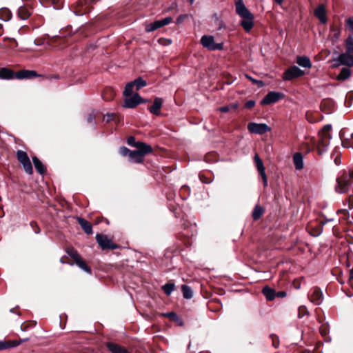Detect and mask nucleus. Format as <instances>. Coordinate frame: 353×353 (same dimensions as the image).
Returning <instances> with one entry per match:
<instances>
[{"instance_id": "nucleus-1", "label": "nucleus", "mask_w": 353, "mask_h": 353, "mask_svg": "<svg viewBox=\"0 0 353 353\" xmlns=\"http://www.w3.org/2000/svg\"><path fill=\"white\" fill-rule=\"evenodd\" d=\"M236 14L241 18L240 25L247 32L254 27V15L245 6L243 0H234Z\"/></svg>"}, {"instance_id": "nucleus-2", "label": "nucleus", "mask_w": 353, "mask_h": 353, "mask_svg": "<svg viewBox=\"0 0 353 353\" xmlns=\"http://www.w3.org/2000/svg\"><path fill=\"white\" fill-rule=\"evenodd\" d=\"M353 184V168L345 170L343 173L337 177L335 190L338 193L347 192Z\"/></svg>"}, {"instance_id": "nucleus-3", "label": "nucleus", "mask_w": 353, "mask_h": 353, "mask_svg": "<svg viewBox=\"0 0 353 353\" xmlns=\"http://www.w3.org/2000/svg\"><path fill=\"white\" fill-rule=\"evenodd\" d=\"M331 125L324 126L322 131L319 133V141L318 143L319 153L321 154L324 152L330 145Z\"/></svg>"}, {"instance_id": "nucleus-4", "label": "nucleus", "mask_w": 353, "mask_h": 353, "mask_svg": "<svg viewBox=\"0 0 353 353\" xmlns=\"http://www.w3.org/2000/svg\"><path fill=\"white\" fill-rule=\"evenodd\" d=\"M201 44L209 50H221L223 48V43H214V37L211 35H204L201 39Z\"/></svg>"}, {"instance_id": "nucleus-5", "label": "nucleus", "mask_w": 353, "mask_h": 353, "mask_svg": "<svg viewBox=\"0 0 353 353\" xmlns=\"http://www.w3.org/2000/svg\"><path fill=\"white\" fill-rule=\"evenodd\" d=\"M96 240L99 246L103 249L114 250L118 248V245L112 242L107 235L97 234Z\"/></svg>"}, {"instance_id": "nucleus-6", "label": "nucleus", "mask_w": 353, "mask_h": 353, "mask_svg": "<svg viewBox=\"0 0 353 353\" xmlns=\"http://www.w3.org/2000/svg\"><path fill=\"white\" fill-rule=\"evenodd\" d=\"M248 129L250 132L256 134H263L271 131V128L265 123H249Z\"/></svg>"}, {"instance_id": "nucleus-7", "label": "nucleus", "mask_w": 353, "mask_h": 353, "mask_svg": "<svg viewBox=\"0 0 353 353\" xmlns=\"http://www.w3.org/2000/svg\"><path fill=\"white\" fill-rule=\"evenodd\" d=\"M285 97V94L279 92H270L261 100L262 105H270L276 103Z\"/></svg>"}, {"instance_id": "nucleus-8", "label": "nucleus", "mask_w": 353, "mask_h": 353, "mask_svg": "<svg viewBox=\"0 0 353 353\" xmlns=\"http://www.w3.org/2000/svg\"><path fill=\"white\" fill-rule=\"evenodd\" d=\"M145 101L138 93H135L129 97H125L123 106L127 108H134Z\"/></svg>"}, {"instance_id": "nucleus-9", "label": "nucleus", "mask_w": 353, "mask_h": 353, "mask_svg": "<svg viewBox=\"0 0 353 353\" xmlns=\"http://www.w3.org/2000/svg\"><path fill=\"white\" fill-rule=\"evenodd\" d=\"M304 72L297 66H292L285 71L283 74V79L285 81H290L293 79L301 77Z\"/></svg>"}, {"instance_id": "nucleus-10", "label": "nucleus", "mask_w": 353, "mask_h": 353, "mask_svg": "<svg viewBox=\"0 0 353 353\" xmlns=\"http://www.w3.org/2000/svg\"><path fill=\"white\" fill-rule=\"evenodd\" d=\"M254 160L256 169L262 177L263 185L264 187H266L268 185V179L265 172L263 163L257 154H255Z\"/></svg>"}, {"instance_id": "nucleus-11", "label": "nucleus", "mask_w": 353, "mask_h": 353, "mask_svg": "<svg viewBox=\"0 0 353 353\" xmlns=\"http://www.w3.org/2000/svg\"><path fill=\"white\" fill-rule=\"evenodd\" d=\"M37 77H41V75L34 70H21L16 72L15 79H32Z\"/></svg>"}, {"instance_id": "nucleus-12", "label": "nucleus", "mask_w": 353, "mask_h": 353, "mask_svg": "<svg viewBox=\"0 0 353 353\" xmlns=\"http://www.w3.org/2000/svg\"><path fill=\"white\" fill-rule=\"evenodd\" d=\"M310 299L314 304L317 305H320L323 300V294L321 290L318 288H312L311 294L310 295Z\"/></svg>"}, {"instance_id": "nucleus-13", "label": "nucleus", "mask_w": 353, "mask_h": 353, "mask_svg": "<svg viewBox=\"0 0 353 353\" xmlns=\"http://www.w3.org/2000/svg\"><path fill=\"white\" fill-rule=\"evenodd\" d=\"M338 61L341 65H345L349 67L353 66V56L352 53L345 52L341 54L338 57Z\"/></svg>"}, {"instance_id": "nucleus-14", "label": "nucleus", "mask_w": 353, "mask_h": 353, "mask_svg": "<svg viewBox=\"0 0 353 353\" xmlns=\"http://www.w3.org/2000/svg\"><path fill=\"white\" fill-rule=\"evenodd\" d=\"M134 147L138 149L137 151L142 154L143 157L152 152L151 145L143 142L138 141L137 143H134Z\"/></svg>"}, {"instance_id": "nucleus-15", "label": "nucleus", "mask_w": 353, "mask_h": 353, "mask_svg": "<svg viewBox=\"0 0 353 353\" xmlns=\"http://www.w3.org/2000/svg\"><path fill=\"white\" fill-rule=\"evenodd\" d=\"M31 14L32 8L28 6H20L18 9L17 15L22 20L28 19Z\"/></svg>"}, {"instance_id": "nucleus-16", "label": "nucleus", "mask_w": 353, "mask_h": 353, "mask_svg": "<svg viewBox=\"0 0 353 353\" xmlns=\"http://www.w3.org/2000/svg\"><path fill=\"white\" fill-rule=\"evenodd\" d=\"M315 16L319 19L321 23H325L327 21L326 12L323 5L319 6L315 11Z\"/></svg>"}, {"instance_id": "nucleus-17", "label": "nucleus", "mask_w": 353, "mask_h": 353, "mask_svg": "<svg viewBox=\"0 0 353 353\" xmlns=\"http://www.w3.org/2000/svg\"><path fill=\"white\" fill-rule=\"evenodd\" d=\"M16 72L8 68L0 69V78L1 79L10 80L15 78Z\"/></svg>"}, {"instance_id": "nucleus-18", "label": "nucleus", "mask_w": 353, "mask_h": 353, "mask_svg": "<svg viewBox=\"0 0 353 353\" xmlns=\"http://www.w3.org/2000/svg\"><path fill=\"white\" fill-rule=\"evenodd\" d=\"M161 106L162 99L161 98L157 97L154 99L153 105L149 108V111L153 114L159 115Z\"/></svg>"}, {"instance_id": "nucleus-19", "label": "nucleus", "mask_w": 353, "mask_h": 353, "mask_svg": "<svg viewBox=\"0 0 353 353\" xmlns=\"http://www.w3.org/2000/svg\"><path fill=\"white\" fill-rule=\"evenodd\" d=\"M293 163L296 170H301L303 168V157L301 153L296 152L293 155Z\"/></svg>"}, {"instance_id": "nucleus-20", "label": "nucleus", "mask_w": 353, "mask_h": 353, "mask_svg": "<svg viewBox=\"0 0 353 353\" xmlns=\"http://www.w3.org/2000/svg\"><path fill=\"white\" fill-rule=\"evenodd\" d=\"M144 157L137 150H132L130 153L129 160L135 163H141L143 162Z\"/></svg>"}, {"instance_id": "nucleus-21", "label": "nucleus", "mask_w": 353, "mask_h": 353, "mask_svg": "<svg viewBox=\"0 0 353 353\" xmlns=\"http://www.w3.org/2000/svg\"><path fill=\"white\" fill-rule=\"evenodd\" d=\"M78 223L86 234H92V225L88 221L83 218H78Z\"/></svg>"}, {"instance_id": "nucleus-22", "label": "nucleus", "mask_w": 353, "mask_h": 353, "mask_svg": "<svg viewBox=\"0 0 353 353\" xmlns=\"http://www.w3.org/2000/svg\"><path fill=\"white\" fill-rule=\"evenodd\" d=\"M296 63L303 68H310L312 67L310 59L306 56L298 57Z\"/></svg>"}, {"instance_id": "nucleus-23", "label": "nucleus", "mask_w": 353, "mask_h": 353, "mask_svg": "<svg viewBox=\"0 0 353 353\" xmlns=\"http://www.w3.org/2000/svg\"><path fill=\"white\" fill-rule=\"evenodd\" d=\"M262 292L266 299L269 301H272L276 296L275 291L268 286L264 287Z\"/></svg>"}, {"instance_id": "nucleus-24", "label": "nucleus", "mask_w": 353, "mask_h": 353, "mask_svg": "<svg viewBox=\"0 0 353 353\" xmlns=\"http://www.w3.org/2000/svg\"><path fill=\"white\" fill-rule=\"evenodd\" d=\"M32 161L36 170L40 174H43L46 172V168L43 165L42 162L37 157H32Z\"/></svg>"}, {"instance_id": "nucleus-25", "label": "nucleus", "mask_w": 353, "mask_h": 353, "mask_svg": "<svg viewBox=\"0 0 353 353\" xmlns=\"http://www.w3.org/2000/svg\"><path fill=\"white\" fill-rule=\"evenodd\" d=\"M19 345L17 341H0V350H6L10 347H16Z\"/></svg>"}, {"instance_id": "nucleus-26", "label": "nucleus", "mask_w": 353, "mask_h": 353, "mask_svg": "<svg viewBox=\"0 0 353 353\" xmlns=\"http://www.w3.org/2000/svg\"><path fill=\"white\" fill-rule=\"evenodd\" d=\"M351 74V70L348 68H343L337 76L338 80L347 79Z\"/></svg>"}, {"instance_id": "nucleus-27", "label": "nucleus", "mask_w": 353, "mask_h": 353, "mask_svg": "<svg viewBox=\"0 0 353 353\" xmlns=\"http://www.w3.org/2000/svg\"><path fill=\"white\" fill-rule=\"evenodd\" d=\"M181 290H182L183 296L185 299H189L192 297L193 292L190 287L183 285L181 287Z\"/></svg>"}, {"instance_id": "nucleus-28", "label": "nucleus", "mask_w": 353, "mask_h": 353, "mask_svg": "<svg viewBox=\"0 0 353 353\" xmlns=\"http://www.w3.org/2000/svg\"><path fill=\"white\" fill-rule=\"evenodd\" d=\"M172 21V18L170 17H165L161 20H157L154 21V25L158 28H160L165 25L170 23Z\"/></svg>"}, {"instance_id": "nucleus-29", "label": "nucleus", "mask_w": 353, "mask_h": 353, "mask_svg": "<svg viewBox=\"0 0 353 353\" xmlns=\"http://www.w3.org/2000/svg\"><path fill=\"white\" fill-rule=\"evenodd\" d=\"M264 212L263 208L260 205H256L252 212V218L254 220H258L261 218Z\"/></svg>"}, {"instance_id": "nucleus-30", "label": "nucleus", "mask_w": 353, "mask_h": 353, "mask_svg": "<svg viewBox=\"0 0 353 353\" xmlns=\"http://www.w3.org/2000/svg\"><path fill=\"white\" fill-rule=\"evenodd\" d=\"M18 161L22 164L30 161L27 153L23 150H18L17 153Z\"/></svg>"}, {"instance_id": "nucleus-31", "label": "nucleus", "mask_w": 353, "mask_h": 353, "mask_svg": "<svg viewBox=\"0 0 353 353\" xmlns=\"http://www.w3.org/2000/svg\"><path fill=\"white\" fill-rule=\"evenodd\" d=\"M115 94L114 91L112 88H106L105 92L103 93V99L105 101H110L113 99Z\"/></svg>"}, {"instance_id": "nucleus-32", "label": "nucleus", "mask_w": 353, "mask_h": 353, "mask_svg": "<svg viewBox=\"0 0 353 353\" xmlns=\"http://www.w3.org/2000/svg\"><path fill=\"white\" fill-rule=\"evenodd\" d=\"M134 83V87L137 90H140L141 88L145 87L147 85V82L142 79L141 77H139L136 79L134 81H132Z\"/></svg>"}, {"instance_id": "nucleus-33", "label": "nucleus", "mask_w": 353, "mask_h": 353, "mask_svg": "<svg viewBox=\"0 0 353 353\" xmlns=\"http://www.w3.org/2000/svg\"><path fill=\"white\" fill-rule=\"evenodd\" d=\"M134 88V85L132 81L128 83L125 87V89L123 91V95L125 97L131 96L132 94Z\"/></svg>"}, {"instance_id": "nucleus-34", "label": "nucleus", "mask_w": 353, "mask_h": 353, "mask_svg": "<svg viewBox=\"0 0 353 353\" xmlns=\"http://www.w3.org/2000/svg\"><path fill=\"white\" fill-rule=\"evenodd\" d=\"M75 263L83 270L88 273H91L90 268L86 265L84 261L80 257L77 261H75Z\"/></svg>"}, {"instance_id": "nucleus-35", "label": "nucleus", "mask_w": 353, "mask_h": 353, "mask_svg": "<svg viewBox=\"0 0 353 353\" xmlns=\"http://www.w3.org/2000/svg\"><path fill=\"white\" fill-rule=\"evenodd\" d=\"M346 52L353 53V37L349 36L345 40Z\"/></svg>"}, {"instance_id": "nucleus-36", "label": "nucleus", "mask_w": 353, "mask_h": 353, "mask_svg": "<svg viewBox=\"0 0 353 353\" xmlns=\"http://www.w3.org/2000/svg\"><path fill=\"white\" fill-rule=\"evenodd\" d=\"M162 289L165 294L169 296L174 290V284L172 283H168L162 286Z\"/></svg>"}, {"instance_id": "nucleus-37", "label": "nucleus", "mask_w": 353, "mask_h": 353, "mask_svg": "<svg viewBox=\"0 0 353 353\" xmlns=\"http://www.w3.org/2000/svg\"><path fill=\"white\" fill-rule=\"evenodd\" d=\"M239 107L238 103H232L229 105L222 106L219 108V110L222 112H228L231 110H236Z\"/></svg>"}, {"instance_id": "nucleus-38", "label": "nucleus", "mask_w": 353, "mask_h": 353, "mask_svg": "<svg viewBox=\"0 0 353 353\" xmlns=\"http://www.w3.org/2000/svg\"><path fill=\"white\" fill-rule=\"evenodd\" d=\"M23 167L26 172L28 174H32L33 172L32 166L31 164L30 161H26L23 163H22Z\"/></svg>"}, {"instance_id": "nucleus-39", "label": "nucleus", "mask_w": 353, "mask_h": 353, "mask_svg": "<svg viewBox=\"0 0 353 353\" xmlns=\"http://www.w3.org/2000/svg\"><path fill=\"white\" fill-rule=\"evenodd\" d=\"M67 253L69 256L74 259V261L81 257L78 252L73 248H68L67 250Z\"/></svg>"}, {"instance_id": "nucleus-40", "label": "nucleus", "mask_w": 353, "mask_h": 353, "mask_svg": "<svg viewBox=\"0 0 353 353\" xmlns=\"http://www.w3.org/2000/svg\"><path fill=\"white\" fill-rule=\"evenodd\" d=\"M308 313V311H307V309L306 308L305 306H300L299 307V314H298V316L299 318H302L303 316H304L305 314H307Z\"/></svg>"}, {"instance_id": "nucleus-41", "label": "nucleus", "mask_w": 353, "mask_h": 353, "mask_svg": "<svg viewBox=\"0 0 353 353\" xmlns=\"http://www.w3.org/2000/svg\"><path fill=\"white\" fill-rule=\"evenodd\" d=\"M329 332L328 325L323 324L320 327V333L322 336H325Z\"/></svg>"}, {"instance_id": "nucleus-42", "label": "nucleus", "mask_w": 353, "mask_h": 353, "mask_svg": "<svg viewBox=\"0 0 353 353\" xmlns=\"http://www.w3.org/2000/svg\"><path fill=\"white\" fill-rule=\"evenodd\" d=\"M130 152L131 150H130L128 148L125 146L121 147L119 148V153L123 157H125L127 155H128L129 157Z\"/></svg>"}, {"instance_id": "nucleus-43", "label": "nucleus", "mask_w": 353, "mask_h": 353, "mask_svg": "<svg viewBox=\"0 0 353 353\" xmlns=\"http://www.w3.org/2000/svg\"><path fill=\"white\" fill-rule=\"evenodd\" d=\"M157 29V28L154 25V22L151 23L150 24H148L145 26V31L148 32H150L154 31Z\"/></svg>"}, {"instance_id": "nucleus-44", "label": "nucleus", "mask_w": 353, "mask_h": 353, "mask_svg": "<svg viewBox=\"0 0 353 353\" xmlns=\"http://www.w3.org/2000/svg\"><path fill=\"white\" fill-rule=\"evenodd\" d=\"M342 145L344 148H353V145L351 143L350 138L342 140Z\"/></svg>"}, {"instance_id": "nucleus-45", "label": "nucleus", "mask_w": 353, "mask_h": 353, "mask_svg": "<svg viewBox=\"0 0 353 353\" xmlns=\"http://www.w3.org/2000/svg\"><path fill=\"white\" fill-rule=\"evenodd\" d=\"M49 3H51L55 9L61 8V0H47Z\"/></svg>"}, {"instance_id": "nucleus-46", "label": "nucleus", "mask_w": 353, "mask_h": 353, "mask_svg": "<svg viewBox=\"0 0 353 353\" xmlns=\"http://www.w3.org/2000/svg\"><path fill=\"white\" fill-rule=\"evenodd\" d=\"M346 26L353 32V17H350L346 20Z\"/></svg>"}, {"instance_id": "nucleus-47", "label": "nucleus", "mask_w": 353, "mask_h": 353, "mask_svg": "<svg viewBox=\"0 0 353 353\" xmlns=\"http://www.w3.org/2000/svg\"><path fill=\"white\" fill-rule=\"evenodd\" d=\"M188 17V14H181L179 15L177 19H176V23L177 24H181L182 23L185 19H187Z\"/></svg>"}, {"instance_id": "nucleus-48", "label": "nucleus", "mask_w": 353, "mask_h": 353, "mask_svg": "<svg viewBox=\"0 0 353 353\" xmlns=\"http://www.w3.org/2000/svg\"><path fill=\"white\" fill-rule=\"evenodd\" d=\"M254 105H255V101L250 100L245 103V108L250 109V108H253Z\"/></svg>"}, {"instance_id": "nucleus-49", "label": "nucleus", "mask_w": 353, "mask_h": 353, "mask_svg": "<svg viewBox=\"0 0 353 353\" xmlns=\"http://www.w3.org/2000/svg\"><path fill=\"white\" fill-rule=\"evenodd\" d=\"M134 143H137L135 141V139L133 137H130L128 139V144L132 146H134Z\"/></svg>"}, {"instance_id": "nucleus-50", "label": "nucleus", "mask_w": 353, "mask_h": 353, "mask_svg": "<svg viewBox=\"0 0 353 353\" xmlns=\"http://www.w3.org/2000/svg\"><path fill=\"white\" fill-rule=\"evenodd\" d=\"M6 14L8 16L7 17H5V18H2L3 20L6 21V20H8L9 18H10V13L8 12V10H1L0 11V14Z\"/></svg>"}, {"instance_id": "nucleus-51", "label": "nucleus", "mask_w": 353, "mask_h": 353, "mask_svg": "<svg viewBox=\"0 0 353 353\" xmlns=\"http://www.w3.org/2000/svg\"><path fill=\"white\" fill-rule=\"evenodd\" d=\"M276 296L278 297L283 298L286 296V292L284 291H280L276 293Z\"/></svg>"}, {"instance_id": "nucleus-52", "label": "nucleus", "mask_w": 353, "mask_h": 353, "mask_svg": "<svg viewBox=\"0 0 353 353\" xmlns=\"http://www.w3.org/2000/svg\"><path fill=\"white\" fill-rule=\"evenodd\" d=\"M328 104H332V101H329V100H324L322 103H321V108H325V106Z\"/></svg>"}, {"instance_id": "nucleus-53", "label": "nucleus", "mask_w": 353, "mask_h": 353, "mask_svg": "<svg viewBox=\"0 0 353 353\" xmlns=\"http://www.w3.org/2000/svg\"><path fill=\"white\" fill-rule=\"evenodd\" d=\"M30 225H31V226H32V227H34V225H36V226H37V228L34 230V232H35L36 234H38V233H39V232H40V228L37 225V224H36L35 223L32 222V223H30Z\"/></svg>"}, {"instance_id": "nucleus-54", "label": "nucleus", "mask_w": 353, "mask_h": 353, "mask_svg": "<svg viewBox=\"0 0 353 353\" xmlns=\"http://www.w3.org/2000/svg\"><path fill=\"white\" fill-rule=\"evenodd\" d=\"M254 83H256L259 88L263 86L264 85L263 82L260 80L254 81Z\"/></svg>"}, {"instance_id": "nucleus-55", "label": "nucleus", "mask_w": 353, "mask_h": 353, "mask_svg": "<svg viewBox=\"0 0 353 353\" xmlns=\"http://www.w3.org/2000/svg\"><path fill=\"white\" fill-rule=\"evenodd\" d=\"M163 315L169 316V317H174V316H176V314L174 313V312L166 313V314H164Z\"/></svg>"}, {"instance_id": "nucleus-56", "label": "nucleus", "mask_w": 353, "mask_h": 353, "mask_svg": "<svg viewBox=\"0 0 353 353\" xmlns=\"http://www.w3.org/2000/svg\"><path fill=\"white\" fill-rule=\"evenodd\" d=\"M107 119V121H110V120H112L114 117V114H107L106 116Z\"/></svg>"}, {"instance_id": "nucleus-57", "label": "nucleus", "mask_w": 353, "mask_h": 353, "mask_svg": "<svg viewBox=\"0 0 353 353\" xmlns=\"http://www.w3.org/2000/svg\"><path fill=\"white\" fill-rule=\"evenodd\" d=\"M94 119V116L93 114H90L88 118V121L89 122H92Z\"/></svg>"}, {"instance_id": "nucleus-58", "label": "nucleus", "mask_w": 353, "mask_h": 353, "mask_svg": "<svg viewBox=\"0 0 353 353\" xmlns=\"http://www.w3.org/2000/svg\"><path fill=\"white\" fill-rule=\"evenodd\" d=\"M350 279L353 280V268L350 271Z\"/></svg>"}, {"instance_id": "nucleus-59", "label": "nucleus", "mask_w": 353, "mask_h": 353, "mask_svg": "<svg viewBox=\"0 0 353 353\" xmlns=\"http://www.w3.org/2000/svg\"><path fill=\"white\" fill-rule=\"evenodd\" d=\"M276 1V3H278L279 5H281L282 3L283 2V0H274Z\"/></svg>"}, {"instance_id": "nucleus-60", "label": "nucleus", "mask_w": 353, "mask_h": 353, "mask_svg": "<svg viewBox=\"0 0 353 353\" xmlns=\"http://www.w3.org/2000/svg\"><path fill=\"white\" fill-rule=\"evenodd\" d=\"M246 77L251 80L253 83H254V81H256V79H254L252 77H249L248 74H246Z\"/></svg>"}, {"instance_id": "nucleus-61", "label": "nucleus", "mask_w": 353, "mask_h": 353, "mask_svg": "<svg viewBox=\"0 0 353 353\" xmlns=\"http://www.w3.org/2000/svg\"><path fill=\"white\" fill-rule=\"evenodd\" d=\"M278 342L273 340V345L274 346V347H276L278 346Z\"/></svg>"}, {"instance_id": "nucleus-62", "label": "nucleus", "mask_w": 353, "mask_h": 353, "mask_svg": "<svg viewBox=\"0 0 353 353\" xmlns=\"http://www.w3.org/2000/svg\"><path fill=\"white\" fill-rule=\"evenodd\" d=\"M28 340V339H24L21 340L19 343V344H20L21 343H22V342H26V341H27Z\"/></svg>"}, {"instance_id": "nucleus-63", "label": "nucleus", "mask_w": 353, "mask_h": 353, "mask_svg": "<svg viewBox=\"0 0 353 353\" xmlns=\"http://www.w3.org/2000/svg\"><path fill=\"white\" fill-rule=\"evenodd\" d=\"M10 312L14 313V308L10 309Z\"/></svg>"}, {"instance_id": "nucleus-64", "label": "nucleus", "mask_w": 353, "mask_h": 353, "mask_svg": "<svg viewBox=\"0 0 353 353\" xmlns=\"http://www.w3.org/2000/svg\"><path fill=\"white\" fill-rule=\"evenodd\" d=\"M10 40L16 43V40L14 39H10Z\"/></svg>"}]
</instances>
